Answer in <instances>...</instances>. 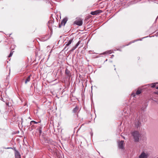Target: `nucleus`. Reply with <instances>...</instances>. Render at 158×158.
Wrapping results in <instances>:
<instances>
[{
  "label": "nucleus",
  "mask_w": 158,
  "mask_h": 158,
  "mask_svg": "<svg viewBox=\"0 0 158 158\" xmlns=\"http://www.w3.org/2000/svg\"><path fill=\"white\" fill-rule=\"evenodd\" d=\"M81 41L79 40L78 41V42L77 43V44H76V45H75V46L77 48V47L78 46V45L80 44Z\"/></svg>",
  "instance_id": "nucleus-18"
},
{
  "label": "nucleus",
  "mask_w": 158,
  "mask_h": 158,
  "mask_svg": "<svg viewBox=\"0 0 158 158\" xmlns=\"http://www.w3.org/2000/svg\"><path fill=\"white\" fill-rule=\"evenodd\" d=\"M148 85L149 86L151 87L152 88H154L156 86V84L154 83V84H148L147 85Z\"/></svg>",
  "instance_id": "nucleus-15"
},
{
  "label": "nucleus",
  "mask_w": 158,
  "mask_h": 158,
  "mask_svg": "<svg viewBox=\"0 0 158 158\" xmlns=\"http://www.w3.org/2000/svg\"><path fill=\"white\" fill-rule=\"evenodd\" d=\"M112 53V51L111 50H108L104 52L102 54H110Z\"/></svg>",
  "instance_id": "nucleus-12"
},
{
  "label": "nucleus",
  "mask_w": 158,
  "mask_h": 158,
  "mask_svg": "<svg viewBox=\"0 0 158 158\" xmlns=\"http://www.w3.org/2000/svg\"><path fill=\"white\" fill-rule=\"evenodd\" d=\"M31 75H29V76L27 77V78L26 79L25 81V83L26 84L28 82H29L30 80V77Z\"/></svg>",
  "instance_id": "nucleus-13"
},
{
  "label": "nucleus",
  "mask_w": 158,
  "mask_h": 158,
  "mask_svg": "<svg viewBox=\"0 0 158 158\" xmlns=\"http://www.w3.org/2000/svg\"><path fill=\"white\" fill-rule=\"evenodd\" d=\"M113 56H114V55H112L111 58H112V57H113Z\"/></svg>",
  "instance_id": "nucleus-23"
},
{
  "label": "nucleus",
  "mask_w": 158,
  "mask_h": 158,
  "mask_svg": "<svg viewBox=\"0 0 158 158\" xmlns=\"http://www.w3.org/2000/svg\"><path fill=\"white\" fill-rule=\"evenodd\" d=\"M155 94L158 95V91L156 92H155Z\"/></svg>",
  "instance_id": "nucleus-22"
},
{
  "label": "nucleus",
  "mask_w": 158,
  "mask_h": 158,
  "mask_svg": "<svg viewBox=\"0 0 158 158\" xmlns=\"http://www.w3.org/2000/svg\"><path fill=\"white\" fill-rule=\"evenodd\" d=\"M38 123L34 121H32L30 122V124H32L33 123H35V124H37Z\"/></svg>",
  "instance_id": "nucleus-19"
},
{
  "label": "nucleus",
  "mask_w": 158,
  "mask_h": 158,
  "mask_svg": "<svg viewBox=\"0 0 158 158\" xmlns=\"http://www.w3.org/2000/svg\"><path fill=\"white\" fill-rule=\"evenodd\" d=\"M124 141L121 140L118 142V146L119 149H123L124 148Z\"/></svg>",
  "instance_id": "nucleus-4"
},
{
  "label": "nucleus",
  "mask_w": 158,
  "mask_h": 158,
  "mask_svg": "<svg viewBox=\"0 0 158 158\" xmlns=\"http://www.w3.org/2000/svg\"><path fill=\"white\" fill-rule=\"evenodd\" d=\"M131 134L134 139V141L135 142H138L139 141L141 135L138 131H134L132 132Z\"/></svg>",
  "instance_id": "nucleus-1"
},
{
  "label": "nucleus",
  "mask_w": 158,
  "mask_h": 158,
  "mask_svg": "<svg viewBox=\"0 0 158 158\" xmlns=\"http://www.w3.org/2000/svg\"><path fill=\"white\" fill-rule=\"evenodd\" d=\"M65 73L66 75L68 77H70L71 76V73L70 71L67 69H66L65 70Z\"/></svg>",
  "instance_id": "nucleus-8"
},
{
  "label": "nucleus",
  "mask_w": 158,
  "mask_h": 158,
  "mask_svg": "<svg viewBox=\"0 0 158 158\" xmlns=\"http://www.w3.org/2000/svg\"><path fill=\"white\" fill-rule=\"evenodd\" d=\"M73 38H72L70 40H69L67 42H65V44H66L65 45V48H66L67 47H68L69 46L70 44H71V43L73 42Z\"/></svg>",
  "instance_id": "nucleus-6"
},
{
  "label": "nucleus",
  "mask_w": 158,
  "mask_h": 158,
  "mask_svg": "<svg viewBox=\"0 0 158 158\" xmlns=\"http://www.w3.org/2000/svg\"><path fill=\"white\" fill-rule=\"evenodd\" d=\"M13 54V52H11L10 54V55H9V56H8V57H10V56H11Z\"/></svg>",
  "instance_id": "nucleus-20"
},
{
  "label": "nucleus",
  "mask_w": 158,
  "mask_h": 158,
  "mask_svg": "<svg viewBox=\"0 0 158 158\" xmlns=\"http://www.w3.org/2000/svg\"><path fill=\"white\" fill-rule=\"evenodd\" d=\"M141 92V91L139 90H138L136 92V95H139V94Z\"/></svg>",
  "instance_id": "nucleus-16"
},
{
  "label": "nucleus",
  "mask_w": 158,
  "mask_h": 158,
  "mask_svg": "<svg viewBox=\"0 0 158 158\" xmlns=\"http://www.w3.org/2000/svg\"><path fill=\"white\" fill-rule=\"evenodd\" d=\"M141 124V123L138 121L136 123H135V125L136 127L138 128L139 127L140 125Z\"/></svg>",
  "instance_id": "nucleus-14"
},
{
  "label": "nucleus",
  "mask_w": 158,
  "mask_h": 158,
  "mask_svg": "<svg viewBox=\"0 0 158 158\" xmlns=\"http://www.w3.org/2000/svg\"><path fill=\"white\" fill-rule=\"evenodd\" d=\"M149 154L147 152H145L143 151L140 155L139 156V158H148L149 156Z\"/></svg>",
  "instance_id": "nucleus-2"
},
{
  "label": "nucleus",
  "mask_w": 158,
  "mask_h": 158,
  "mask_svg": "<svg viewBox=\"0 0 158 158\" xmlns=\"http://www.w3.org/2000/svg\"><path fill=\"white\" fill-rule=\"evenodd\" d=\"M114 70H116V68H115L114 69Z\"/></svg>",
  "instance_id": "nucleus-26"
},
{
  "label": "nucleus",
  "mask_w": 158,
  "mask_h": 158,
  "mask_svg": "<svg viewBox=\"0 0 158 158\" xmlns=\"http://www.w3.org/2000/svg\"><path fill=\"white\" fill-rule=\"evenodd\" d=\"M123 138L124 139H125V137H123Z\"/></svg>",
  "instance_id": "nucleus-25"
},
{
  "label": "nucleus",
  "mask_w": 158,
  "mask_h": 158,
  "mask_svg": "<svg viewBox=\"0 0 158 158\" xmlns=\"http://www.w3.org/2000/svg\"><path fill=\"white\" fill-rule=\"evenodd\" d=\"M156 89H158V87H156Z\"/></svg>",
  "instance_id": "nucleus-24"
},
{
  "label": "nucleus",
  "mask_w": 158,
  "mask_h": 158,
  "mask_svg": "<svg viewBox=\"0 0 158 158\" xmlns=\"http://www.w3.org/2000/svg\"><path fill=\"white\" fill-rule=\"evenodd\" d=\"M74 23L77 25L81 26L83 23V22L82 20H76L74 22Z\"/></svg>",
  "instance_id": "nucleus-5"
},
{
  "label": "nucleus",
  "mask_w": 158,
  "mask_h": 158,
  "mask_svg": "<svg viewBox=\"0 0 158 158\" xmlns=\"http://www.w3.org/2000/svg\"><path fill=\"white\" fill-rule=\"evenodd\" d=\"M101 10H96L94 11H92L90 13L92 15H96L98 14L101 13Z\"/></svg>",
  "instance_id": "nucleus-7"
},
{
  "label": "nucleus",
  "mask_w": 158,
  "mask_h": 158,
  "mask_svg": "<svg viewBox=\"0 0 158 158\" xmlns=\"http://www.w3.org/2000/svg\"><path fill=\"white\" fill-rule=\"evenodd\" d=\"M15 158H21L20 155L18 152L16 151L15 153Z\"/></svg>",
  "instance_id": "nucleus-10"
},
{
  "label": "nucleus",
  "mask_w": 158,
  "mask_h": 158,
  "mask_svg": "<svg viewBox=\"0 0 158 158\" xmlns=\"http://www.w3.org/2000/svg\"><path fill=\"white\" fill-rule=\"evenodd\" d=\"M132 95L133 96H135V94L134 93L132 94Z\"/></svg>",
  "instance_id": "nucleus-21"
},
{
  "label": "nucleus",
  "mask_w": 158,
  "mask_h": 158,
  "mask_svg": "<svg viewBox=\"0 0 158 158\" xmlns=\"http://www.w3.org/2000/svg\"><path fill=\"white\" fill-rule=\"evenodd\" d=\"M68 18L67 17H65L63 19L60 23H59V27L60 28L62 26H64L67 21Z\"/></svg>",
  "instance_id": "nucleus-3"
},
{
  "label": "nucleus",
  "mask_w": 158,
  "mask_h": 158,
  "mask_svg": "<svg viewBox=\"0 0 158 158\" xmlns=\"http://www.w3.org/2000/svg\"><path fill=\"white\" fill-rule=\"evenodd\" d=\"M36 131L39 132V135H40L42 133V128L41 127H40L39 128L36 129Z\"/></svg>",
  "instance_id": "nucleus-11"
},
{
  "label": "nucleus",
  "mask_w": 158,
  "mask_h": 158,
  "mask_svg": "<svg viewBox=\"0 0 158 158\" xmlns=\"http://www.w3.org/2000/svg\"><path fill=\"white\" fill-rule=\"evenodd\" d=\"M77 48L75 46H73L72 49L70 50V52H73L74 50H75Z\"/></svg>",
  "instance_id": "nucleus-17"
},
{
  "label": "nucleus",
  "mask_w": 158,
  "mask_h": 158,
  "mask_svg": "<svg viewBox=\"0 0 158 158\" xmlns=\"http://www.w3.org/2000/svg\"><path fill=\"white\" fill-rule=\"evenodd\" d=\"M79 111L78 107L76 106L73 110V112L74 113H76Z\"/></svg>",
  "instance_id": "nucleus-9"
}]
</instances>
